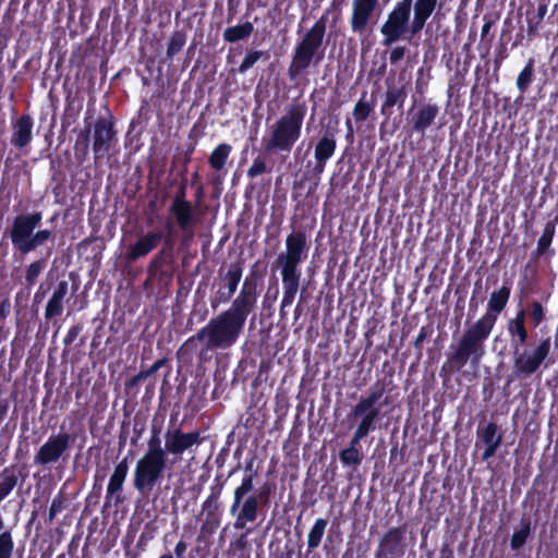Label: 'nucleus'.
I'll use <instances>...</instances> for the list:
<instances>
[{"label": "nucleus", "instance_id": "36", "mask_svg": "<svg viewBox=\"0 0 558 558\" xmlns=\"http://www.w3.org/2000/svg\"><path fill=\"white\" fill-rule=\"evenodd\" d=\"M363 439L352 435L349 446L339 452V459L343 466L356 468L362 463L363 454L360 450V444Z\"/></svg>", "mask_w": 558, "mask_h": 558}, {"label": "nucleus", "instance_id": "59", "mask_svg": "<svg viewBox=\"0 0 558 558\" xmlns=\"http://www.w3.org/2000/svg\"><path fill=\"white\" fill-rule=\"evenodd\" d=\"M11 312V302L8 298L0 299V333L3 331V323Z\"/></svg>", "mask_w": 558, "mask_h": 558}, {"label": "nucleus", "instance_id": "55", "mask_svg": "<svg viewBox=\"0 0 558 558\" xmlns=\"http://www.w3.org/2000/svg\"><path fill=\"white\" fill-rule=\"evenodd\" d=\"M13 551V541L11 533L4 531L0 533V558H11Z\"/></svg>", "mask_w": 558, "mask_h": 558}, {"label": "nucleus", "instance_id": "64", "mask_svg": "<svg viewBox=\"0 0 558 558\" xmlns=\"http://www.w3.org/2000/svg\"><path fill=\"white\" fill-rule=\"evenodd\" d=\"M494 24H495L494 20H490L486 15L484 16V25L482 26V31H481V40L482 41L487 37V35L489 34L490 28L493 27Z\"/></svg>", "mask_w": 558, "mask_h": 558}, {"label": "nucleus", "instance_id": "31", "mask_svg": "<svg viewBox=\"0 0 558 558\" xmlns=\"http://www.w3.org/2000/svg\"><path fill=\"white\" fill-rule=\"evenodd\" d=\"M408 97L407 85L397 86L395 84H387L386 92L384 94V100L380 106V114L387 122L393 114V107L398 110H402Z\"/></svg>", "mask_w": 558, "mask_h": 558}, {"label": "nucleus", "instance_id": "25", "mask_svg": "<svg viewBox=\"0 0 558 558\" xmlns=\"http://www.w3.org/2000/svg\"><path fill=\"white\" fill-rule=\"evenodd\" d=\"M349 420H360L353 435L361 439L375 432L380 420V408H367V405L354 404L349 413Z\"/></svg>", "mask_w": 558, "mask_h": 558}, {"label": "nucleus", "instance_id": "54", "mask_svg": "<svg viewBox=\"0 0 558 558\" xmlns=\"http://www.w3.org/2000/svg\"><path fill=\"white\" fill-rule=\"evenodd\" d=\"M264 52L262 50H251L246 53L243 61L238 68V72L243 74L247 72L254 64L263 57Z\"/></svg>", "mask_w": 558, "mask_h": 558}, {"label": "nucleus", "instance_id": "40", "mask_svg": "<svg viewBox=\"0 0 558 558\" xmlns=\"http://www.w3.org/2000/svg\"><path fill=\"white\" fill-rule=\"evenodd\" d=\"M548 3L543 1L538 4L536 13L526 12V24H527V36L530 38L535 37L538 34V29L543 22V19L547 14Z\"/></svg>", "mask_w": 558, "mask_h": 558}, {"label": "nucleus", "instance_id": "51", "mask_svg": "<svg viewBox=\"0 0 558 558\" xmlns=\"http://www.w3.org/2000/svg\"><path fill=\"white\" fill-rule=\"evenodd\" d=\"M63 312V300L51 295L48 300V303L46 305L45 310V318L47 320H50L57 316H60Z\"/></svg>", "mask_w": 558, "mask_h": 558}, {"label": "nucleus", "instance_id": "7", "mask_svg": "<svg viewBox=\"0 0 558 558\" xmlns=\"http://www.w3.org/2000/svg\"><path fill=\"white\" fill-rule=\"evenodd\" d=\"M169 468L170 460L167 457L143 454L133 471L134 489L142 496H148Z\"/></svg>", "mask_w": 558, "mask_h": 558}, {"label": "nucleus", "instance_id": "11", "mask_svg": "<svg viewBox=\"0 0 558 558\" xmlns=\"http://www.w3.org/2000/svg\"><path fill=\"white\" fill-rule=\"evenodd\" d=\"M75 439V434H69L62 429L58 434H51L34 454V464L47 468L59 463L60 460H65Z\"/></svg>", "mask_w": 558, "mask_h": 558}, {"label": "nucleus", "instance_id": "62", "mask_svg": "<svg viewBox=\"0 0 558 558\" xmlns=\"http://www.w3.org/2000/svg\"><path fill=\"white\" fill-rule=\"evenodd\" d=\"M432 329H428V327L426 326H423L421 329H420V332L418 335L416 336L414 342H413V347L414 349H416L417 351H422V344L424 342V340L432 333Z\"/></svg>", "mask_w": 558, "mask_h": 558}, {"label": "nucleus", "instance_id": "37", "mask_svg": "<svg viewBox=\"0 0 558 558\" xmlns=\"http://www.w3.org/2000/svg\"><path fill=\"white\" fill-rule=\"evenodd\" d=\"M535 80V60L533 58H530L523 69L520 71L517 77V88L520 93V98L523 99L524 95L527 93V90L531 87V84Z\"/></svg>", "mask_w": 558, "mask_h": 558}, {"label": "nucleus", "instance_id": "3", "mask_svg": "<svg viewBox=\"0 0 558 558\" xmlns=\"http://www.w3.org/2000/svg\"><path fill=\"white\" fill-rule=\"evenodd\" d=\"M492 331L476 322L468 327L456 345H451V351L447 360L440 367V377L445 380L456 372H460L468 363L476 367L485 355V342Z\"/></svg>", "mask_w": 558, "mask_h": 558}, {"label": "nucleus", "instance_id": "2", "mask_svg": "<svg viewBox=\"0 0 558 558\" xmlns=\"http://www.w3.org/2000/svg\"><path fill=\"white\" fill-rule=\"evenodd\" d=\"M330 9L298 39L291 54L288 76L291 81L307 74L312 65H318L325 58L324 40Z\"/></svg>", "mask_w": 558, "mask_h": 558}, {"label": "nucleus", "instance_id": "58", "mask_svg": "<svg viewBox=\"0 0 558 558\" xmlns=\"http://www.w3.org/2000/svg\"><path fill=\"white\" fill-rule=\"evenodd\" d=\"M27 225H29L33 229H37L41 225L43 214L40 211H32L28 214H20L16 215Z\"/></svg>", "mask_w": 558, "mask_h": 558}, {"label": "nucleus", "instance_id": "57", "mask_svg": "<svg viewBox=\"0 0 558 558\" xmlns=\"http://www.w3.org/2000/svg\"><path fill=\"white\" fill-rule=\"evenodd\" d=\"M389 463L395 466H400L404 463V452L403 449H399L398 441L391 442Z\"/></svg>", "mask_w": 558, "mask_h": 558}, {"label": "nucleus", "instance_id": "17", "mask_svg": "<svg viewBox=\"0 0 558 558\" xmlns=\"http://www.w3.org/2000/svg\"><path fill=\"white\" fill-rule=\"evenodd\" d=\"M223 483H217L210 486V493L202 504L201 533L203 535H213L219 529L222 518L220 496L223 489Z\"/></svg>", "mask_w": 558, "mask_h": 558}, {"label": "nucleus", "instance_id": "30", "mask_svg": "<svg viewBox=\"0 0 558 558\" xmlns=\"http://www.w3.org/2000/svg\"><path fill=\"white\" fill-rule=\"evenodd\" d=\"M392 386L393 371H390L383 378H378L371 387L369 393L361 397L356 403L367 405V408H378L377 403H379V405H387L389 403L388 398H385L384 401H381V399L386 392L391 391Z\"/></svg>", "mask_w": 558, "mask_h": 558}, {"label": "nucleus", "instance_id": "23", "mask_svg": "<svg viewBox=\"0 0 558 558\" xmlns=\"http://www.w3.org/2000/svg\"><path fill=\"white\" fill-rule=\"evenodd\" d=\"M378 4L379 0L352 1V12L350 17V27L352 33L363 36L368 32Z\"/></svg>", "mask_w": 558, "mask_h": 558}, {"label": "nucleus", "instance_id": "19", "mask_svg": "<svg viewBox=\"0 0 558 558\" xmlns=\"http://www.w3.org/2000/svg\"><path fill=\"white\" fill-rule=\"evenodd\" d=\"M266 272V265L262 260H256L250 268L248 275L245 277L240 292L233 299L240 304L255 312L259 296V284L262 283Z\"/></svg>", "mask_w": 558, "mask_h": 558}, {"label": "nucleus", "instance_id": "10", "mask_svg": "<svg viewBox=\"0 0 558 558\" xmlns=\"http://www.w3.org/2000/svg\"><path fill=\"white\" fill-rule=\"evenodd\" d=\"M170 466L182 460L185 452H194L204 441L201 430L184 432L180 426L168 427L163 434Z\"/></svg>", "mask_w": 558, "mask_h": 558}, {"label": "nucleus", "instance_id": "20", "mask_svg": "<svg viewBox=\"0 0 558 558\" xmlns=\"http://www.w3.org/2000/svg\"><path fill=\"white\" fill-rule=\"evenodd\" d=\"M511 289V280H504L500 288L490 293L486 312L476 320V323L493 331L498 316L506 310L509 303Z\"/></svg>", "mask_w": 558, "mask_h": 558}, {"label": "nucleus", "instance_id": "39", "mask_svg": "<svg viewBox=\"0 0 558 558\" xmlns=\"http://www.w3.org/2000/svg\"><path fill=\"white\" fill-rule=\"evenodd\" d=\"M254 32V25L251 22H244L234 26H229L223 31L222 38L226 43L234 44L247 39Z\"/></svg>", "mask_w": 558, "mask_h": 558}, {"label": "nucleus", "instance_id": "5", "mask_svg": "<svg viewBox=\"0 0 558 558\" xmlns=\"http://www.w3.org/2000/svg\"><path fill=\"white\" fill-rule=\"evenodd\" d=\"M547 308L537 300L531 301L526 308H519L513 317L506 322V331L508 335L512 368L515 360L520 359L525 345L530 341V332L527 328V319L532 328H537L546 320Z\"/></svg>", "mask_w": 558, "mask_h": 558}, {"label": "nucleus", "instance_id": "14", "mask_svg": "<svg viewBox=\"0 0 558 558\" xmlns=\"http://www.w3.org/2000/svg\"><path fill=\"white\" fill-rule=\"evenodd\" d=\"M169 215L174 219L177 227L182 231L184 240H191L194 236V229L197 222L195 210L190 201L186 199L185 186L181 184L175 192Z\"/></svg>", "mask_w": 558, "mask_h": 558}, {"label": "nucleus", "instance_id": "22", "mask_svg": "<svg viewBox=\"0 0 558 558\" xmlns=\"http://www.w3.org/2000/svg\"><path fill=\"white\" fill-rule=\"evenodd\" d=\"M408 523L390 527L380 538L375 558H402L407 550Z\"/></svg>", "mask_w": 558, "mask_h": 558}, {"label": "nucleus", "instance_id": "12", "mask_svg": "<svg viewBox=\"0 0 558 558\" xmlns=\"http://www.w3.org/2000/svg\"><path fill=\"white\" fill-rule=\"evenodd\" d=\"M174 239H168L150 258L146 271L147 280L158 284H168L175 274Z\"/></svg>", "mask_w": 558, "mask_h": 558}, {"label": "nucleus", "instance_id": "4", "mask_svg": "<svg viewBox=\"0 0 558 558\" xmlns=\"http://www.w3.org/2000/svg\"><path fill=\"white\" fill-rule=\"evenodd\" d=\"M306 104L290 105L268 130V136L262 141L265 154H290L302 134L303 121L306 116Z\"/></svg>", "mask_w": 558, "mask_h": 558}, {"label": "nucleus", "instance_id": "35", "mask_svg": "<svg viewBox=\"0 0 558 558\" xmlns=\"http://www.w3.org/2000/svg\"><path fill=\"white\" fill-rule=\"evenodd\" d=\"M534 526L532 524L531 515L524 513L520 518L519 525L514 529L510 538V548L512 550L521 549L532 536Z\"/></svg>", "mask_w": 558, "mask_h": 558}, {"label": "nucleus", "instance_id": "38", "mask_svg": "<svg viewBox=\"0 0 558 558\" xmlns=\"http://www.w3.org/2000/svg\"><path fill=\"white\" fill-rule=\"evenodd\" d=\"M232 153V146L228 143L218 144L208 157V163L213 170L220 172L225 169Z\"/></svg>", "mask_w": 558, "mask_h": 558}, {"label": "nucleus", "instance_id": "28", "mask_svg": "<svg viewBox=\"0 0 558 558\" xmlns=\"http://www.w3.org/2000/svg\"><path fill=\"white\" fill-rule=\"evenodd\" d=\"M128 473L129 461L128 458H124L116 464L113 472L110 475L105 496L106 506H110L112 500H114L116 505L123 502L121 492L123 489V484L126 480Z\"/></svg>", "mask_w": 558, "mask_h": 558}, {"label": "nucleus", "instance_id": "45", "mask_svg": "<svg viewBox=\"0 0 558 558\" xmlns=\"http://www.w3.org/2000/svg\"><path fill=\"white\" fill-rule=\"evenodd\" d=\"M81 109V101L73 98L71 93H69L65 98V107L62 116V126L66 128L70 126L73 122H75L78 118Z\"/></svg>", "mask_w": 558, "mask_h": 558}, {"label": "nucleus", "instance_id": "16", "mask_svg": "<svg viewBox=\"0 0 558 558\" xmlns=\"http://www.w3.org/2000/svg\"><path fill=\"white\" fill-rule=\"evenodd\" d=\"M106 110L107 114L99 116L93 129V151L96 160L109 156L112 144L117 140L114 117L107 106Z\"/></svg>", "mask_w": 558, "mask_h": 558}, {"label": "nucleus", "instance_id": "50", "mask_svg": "<svg viewBox=\"0 0 558 558\" xmlns=\"http://www.w3.org/2000/svg\"><path fill=\"white\" fill-rule=\"evenodd\" d=\"M270 171L271 169L268 168L265 157L258 155L253 159L251 167L246 171V175L250 179H254L263 173Z\"/></svg>", "mask_w": 558, "mask_h": 558}, {"label": "nucleus", "instance_id": "24", "mask_svg": "<svg viewBox=\"0 0 558 558\" xmlns=\"http://www.w3.org/2000/svg\"><path fill=\"white\" fill-rule=\"evenodd\" d=\"M440 113V108L435 102L421 104L416 109L414 106L408 111V122L411 133H417L422 136L426 131L433 126L437 117Z\"/></svg>", "mask_w": 558, "mask_h": 558}, {"label": "nucleus", "instance_id": "26", "mask_svg": "<svg viewBox=\"0 0 558 558\" xmlns=\"http://www.w3.org/2000/svg\"><path fill=\"white\" fill-rule=\"evenodd\" d=\"M502 433L498 430V424L495 421H489L484 427L477 428V440L475 447L484 446L482 452V461H488L493 458L498 448L502 444Z\"/></svg>", "mask_w": 558, "mask_h": 558}, {"label": "nucleus", "instance_id": "6", "mask_svg": "<svg viewBox=\"0 0 558 558\" xmlns=\"http://www.w3.org/2000/svg\"><path fill=\"white\" fill-rule=\"evenodd\" d=\"M412 2L413 0H399L388 13L379 28L384 47H391L399 40H411L421 34L417 26L413 28Z\"/></svg>", "mask_w": 558, "mask_h": 558}, {"label": "nucleus", "instance_id": "18", "mask_svg": "<svg viewBox=\"0 0 558 558\" xmlns=\"http://www.w3.org/2000/svg\"><path fill=\"white\" fill-rule=\"evenodd\" d=\"M337 150V130L326 129L314 144V166L310 170L311 179L316 183L320 180L327 162L335 156Z\"/></svg>", "mask_w": 558, "mask_h": 558}, {"label": "nucleus", "instance_id": "42", "mask_svg": "<svg viewBox=\"0 0 558 558\" xmlns=\"http://www.w3.org/2000/svg\"><path fill=\"white\" fill-rule=\"evenodd\" d=\"M167 363V359L162 357L157 360L149 368L141 369L136 375L132 376L125 381L126 391H131L133 388L137 387L142 380L147 379L157 373L161 367Z\"/></svg>", "mask_w": 558, "mask_h": 558}, {"label": "nucleus", "instance_id": "33", "mask_svg": "<svg viewBox=\"0 0 558 558\" xmlns=\"http://www.w3.org/2000/svg\"><path fill=\"white\" fill-rule=\"evenodd\" d=\"M286 250L280 254H289L293 257L307 258L311 243L304 230H292L284 241Z\"/></svg>", "mask_w": 558, "mask_h": 558}, {"label": "nucleus", "instance_id": "49", "mask_svg": "<svg viewBox=\"0 0 558 558\" xmlns=\"http://www.w3.org/2000/svg\"><path fill=\"white\" fill-rule=\"evenodd\" d=\"M366 95L367 93L363 92L353 108L352 116L356 123L366 121L374 111V102L366 101Z\"/></svg>", "mask_w": 558, "mask_h": 558}, {"label": "nucleus", "instance_id": "8", "mask_svg": "<svg viewBox=\"0 0 558 558\" xmlns=\"http://www.w3.org/2000/svg\"><path fill=\"white\" fill-rule=\"evenodd\" d=\"M162 227L153 228L142 232L136 240L131 243L124 254L128 263H134L148 256L159 245H165V241L173 239V222L167 218H160Z\"/></svg>", "mask_w": 558, "mask_h": 558}, {"label": "nucleus", "instance_id": "34", "mask_svg": "<svg viewBox=\"0 0 558 558\" xmlns=\"http://www.w3.org/2000/svg\"><path fill=\"white\" fill-rule=\"evenodd\" d=\"M438 5H440L439 0H413V28L417 26L420 33H422Z\"/></svg>", "mask_w": 558, "mask_h": 558}, {"label": "nucleus", "instance_id": "56", "mask_svg": "<svg viewBox=\"0 0 558 558\" xmlns=\"http://www.w3.org/2000/svg\"><path fill=\"white\" fill-rule=\"evenodd\" d=\"M275 485L270 482H265L259 488L258 493L255 494V497L258 498V504L262 506H267L270 502V497L274 493Z\"/></svg>", "mask_w": 558, "mask_h": 558}, {"label": "nucleus", "instance_id": "46", "mask_svg": "<svg viewBox=\"0 0 558 558\" xmlns=\"http://www.w3.org/2000/svg\"><path fill=\"white\" fill-rule=\"evenodd\" d=\"M56 233L51 229L34 230L29 244L27 246V255L35 252L37 248L45 246L48 242H53Z\"/></svg>", "mask_w": 558, "mask_h": 558}, {"label": "nucleus", "instance_id": "9", "mask_svg": "<svg viewBox=\"0 0 558 558\" xmlns=\"http://www.w3.org/2000/svg\"><path fill=\"white\" fill-rule=\"evenodd\" d=\"M306 258L293 257L289 254H278L276 258V265L280 269L281 281H282V299L280 303V312L282 313L286 307L292 305L298 294L300 282H301V264Z\"/></svg>", "mask_w": 558, "mask_h": 558}, {"label": "nucleus", "instance_id": "15", "mask_svg": "<svg viewBox=\"0 0 558 558\" xmlns=\"http://www.w3.org/2000/svg\"><path fill=\"white\" fill-rule=\"evenodd\" d=\"M551 351L550 337H546L539 340L533 351L522 352L520 359L515 360L513 371L514 378L522 379L527 378L535 374L542 364L547 360Z\"/></svg>", "mask_w": 558, "mask_h": 558}, {"label": "nucleus", "instance_id": "60", "mask_svg": "<svg viewBox=\"0 0 558 558\" xmlns=\"http://www.w3.org/2000/svg\"><path fill=\"white\" fill-rule=\"evenodd\" d=\"M408 49L405 46H395L389 52V61L391 64L398 63L402 60L407 53Z\"/></svg>", "mask_w": 558, "mask_h": 558}, {"label": "nucleus", "instance_id": "44", "mask_svg": "<svg viewBox=\"0 0 558 558\" xmlns=\"http://www.w3.org/2000/svg\"><path fill=\"white\" fill-rule=\"evenodd\" d=\"M327 525V519L318 518L315 520L307 535V547L310 550L315 549L320 545Z\"/></svg>", "mask_w": 558, "mask_h": 558}, {"label": "nucleus", "instance_id": "27", "mask_svg": "<svg viewBox=\"0 0 558 558\" xmlns=\"http://www.w3.org/2000/svg\"><path fill=\"white\" fill-rule=\"evenodd\" d=\"M34 230L35 229L20 217L15 216L4 234L9 236L14 252L19 253L21 256H26L27 246L31 243L29 239H32Z\"/></svg>", "mask_w": 558, "mask_h": 558}, {"label": "nucleus", "instance_id": "47", "mask_svg": "<svg viewBox=\"0 0 558 558\" xmlns=\"http://www.w3.org/2000/svg\"><path fill=\"white\" fill-rule=\"evenodd\" d=\"M186 33L184 31H174L168 41L166 57L167 60H172L175 54H178L186 44Z\"/></svg>", "mask_w": 558, "mask_h": 558}, {"label": "nucleus", "instance_id": "63", "mask_svg": "<svg viewBox=\"0 0 558 558\" xmlns=\"http://www.w3.org/2000/svg\"><path fill=\"white\" fill-rule=\"evenodd\" d=\"M68 288H69L68 281L62 280L54 288L52 295L64 300L65 295L68 294Z\"/></svg>", "mask_w": 558, "mask_h": 558}, {"label": "nucleus", "instance_id": "13", "mask_svg": "<svg viewBox=\"0 0 558 558\" xmlns=\"http://www.w3.org/2000/svg\"><path fill=\"white\" fill-rule=\"evenodd\" d=\"M243 263L236 260L231 263L225 271L222 267L218 270V289L210 296V306L215 311L220 305L232 302L243 276Z\"/></svg>", "mask_w": 558, "mask_h": 558}, {"label": "nucleus", "instance_id": "61", "mask_svg": "<svg viewBox=\"0 0 558 558\" xmlns=\"http://www.w3.org/2000/svg\"><path fill=\"white\" fill-rule=\"evenodd\" d=\"M82 330H83L82 325L77 324V325L71 326L68 333L63 338L64 345L68 347L70 344H72L74 342V340L76 339V337L81 333Z\"/></svg>", "mask_w": 558, "mask_h": 558}, {"label": "nucleus", "instance_id": "53", "mask_svg": "<svg viewBox=\"0 0 558 558\" xmlns=\"http://www.w3.org/2000/svg\"><path fill=\"white\" fill-rule=\"evenodd\" d=\"M257 472H251L245 474L241 481V484L235 487L233 495L239 497L240 495L250 496V493L254 488V478L256 477Z\"/></svg>", "mask_w": 558, "mask_h": 558}, {"label": "nucleus", "instance_id": "1", "mask_svg": "<svg viewBox=\"0 0 558 558\" xmlns=\"http://www.w3.org/2000/svg\"><path fill=\"white\" fill-rule=\"evenodd\" d=\"M254 311L232 301L230 306L211 317L195 335L189 337L178 349L179 361L191 364L197 352L198 364L211 361L213 353L231 349L240 339L248 316Z\"/></svg>", "mask_w": 558, "mask_h": 558}, {"label": "nucleus", "instance_id": "29", "mask_svg": "<svg viewBox=\"0 0 558 558\" xmlns=\"http://www.w3.org/2000/svg\"><path fill=\"white\" fill-rule=\"evenodd\" d=\"M33 128L34 120L28 113H23L13 119L11 121V145L21 150L27 147L33 141Z\"/></svg>", "mask_w": 558, "mask_h": 558}, {"label": "nucleus", "instance_id": "32", "mask_svg": "<svg viewBox=\"0 0 558 558\" xmlns=\"http://www.w3.org/2000/svg\"><path fill=\"white\" fill-rule=\"evenodd\" d=\"M558 218L555 220H549L545 223L542 235L537 240V245L535 251L532 252L531 258L537 260L542 257L546 259H550L555 256V250L551 248V243L556 233V222Z\"/></svg>", "mask_w": 558, "mask_h": 558}, {"label": "nucleus", "instance_id": "48", "mask_svg": "<svg viewBox=\"0 0 558 558\" xmlns=\"http://www.w3.org/2000/svg\"><path fill=\"white\" fill-rule=\"evenodd\" d=\"M147 456L167 457L166 444L162 446L160 429L151 427V435L147 440V449L144 452Z\"/></svg>", "mask_w": 558, "mask_h": 558}, {"label": "nucleus", "instance_id": "21", "mask_svg": "<svg viewBox=\"0 0 558 558\" xmlns=\"http://www.w3.org/2000/svg\"><path fill=\"white\" fill-rule=\"evenodd\" d=\"M258 498L255 494L250 496L233 495V501L230 506V514L234 518L233 527L235 530H245L247 525L253 524L258 518Z\"/></svg>", "mask_w": 558, "mask_h": 558}, {"label": "nucleus", "instance_id": "52", "mask_svg": "<svg viewBox=\"0 0 558 558\" xmlns=\"http://www.w3.org/2000/svg\"><path fill=\"white\" fill-rule=\"evenodd\" d=\"M65 507V497L62 492H59L52 499L49 512H48V519L47 523H52L56 519L57 514L60 513Z\"/></svg>", "mask_w": 558, "mask_h": 558}, {"label": "nucleus", "instance_id": "41", "mask_svg": "<svg viewBox=\"0 0 558 558\" xmlns=\"http://www.w3.org/2000/svg\"><path fill=\"white\" fill-rule=\"evenodd\" d=\"M92 125L87 124L84 130L80 132L74 144L75 158L80 162H84L89 154Z\"/></svg>", "mask_w": 558, "mask_h": 558}, {"label": "nucleus", "instance_id": "43", "mask_svg": "<svg viewBox=\"0 0 558 558\" xmlns=\"http://www.w3.org/2000/svg\"><path fill=\"white\" fill-rule=\"evenodd\" d=\"M47 267V259L46 258H38L29 263L25 267V276H24V283L26 287L31 288L35 286L40 277V275L44 272V270Z\"/></svg>", "mask_w": 558, "mask_h": 558}]
</instances>
